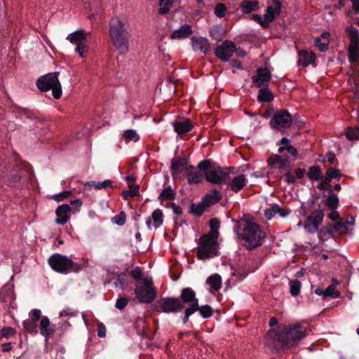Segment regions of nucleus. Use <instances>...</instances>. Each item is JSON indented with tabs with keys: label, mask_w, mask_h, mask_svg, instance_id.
I'll use <instances>...</instances> for the list:
<instances>
[{
	"label": "nucleus",
	"mask_w": 359,
	"mask_h": 359,
	"mask_svg": "<svg viewBox=\"0 0 359 359\" xmlns=\"http://www.w3.org/2000/svg\"><path fill=\"white\" fill-rule=\"evenodd\" d=\"M306 335L307 328L299 323L283 325L267 332L265 344L273 353H284L296 346Z\"/></svg>",
	"instance_id": "obj_1"
},
{
	"label": "nucleus",
	"mask_w": 359,
	"mask_h": 359,
	"mask_svg": "<svg viewBox=\"0 0 359 359\" xmlns=\"http://www.w3.org/2000/svg\"><path fill=\"white\" fill-rule=\"evenodd\" d=\"M235 233L245 241L244 246L249 250L261 246L266 238V233L260 226L252 222L237 221L234 226Z\"/></svg>",
	"instance_id": "obj_2"
},
{
	"label": "nucleus",
	"mask_w": 359,
	"mask_h": 359,
	"mask_svg": "<svg viewBox=\"0 0 359 359\" xmlns=\"http://www.w3.org/2000/svg\"><path fill=\"white\" fill-rule=\"evenodd\" d=\"M109 36L115 49L121 55L129 50V37L126 24L118 17H114L109 22Z\"/></svg>",
	"instance_id": "obj_3"
},
{
	"label": "nucleus",
	"mask_w": 359,
	"mask_h": 359,
	"mask_svg": "<svg viewBox=\"0 0 359 359\" xmlns=\"http://www.w3.org/2000/svg\"><path fill=\"white\" fill-rule=\"evenodd\" d=\"M48 262L53 270L61 273H77L86 266V264H77L59 253L51 255Z\"/></svg>",
	"instance_id": "obj_4"
},
{
	"label": "nucleus",
	"mask_w": 359,
	"mask_h": 359,
	"mask_svg": "<svg viewBox=\"0 0 359 359\" xmlns=\"http://www.w3.org/2000/svg\"><path fill=\"white\" fill-rule=\"evenodd\" d=\"M60 72L48 73L40 76L36 83V87L41 92H46L52 90L53 96L55 99L60 98L62 95V86L58 79Z\"/></svg>",
	"instance_id": "obj_5"
},
{
	"label": "nucleus",
	"mask_w": 359,
	"mask_h": 359,
	"mask_svg": "<svg viewBox=\"0 0 359 359\" xmlns=\"http://www.w3.org/2000/svg\"><path fill=\"white\" fill-rule=\"evenodd\" d=\"M218 237H214L208 233L203 234L198 241L197 257L205 259L213 257L218 254Z\"/></svg>",
	"instance_id": "obj_6"
},
{
	"label": "nucleus",
	"mask_w": 359,
	"mask_h": 359,
	"mask_svg": "<svg viewBox=\"0 0 359 359\" xmlns=\"http://www.w3.org/2000/svg\"><path fill=\"white\" fill-rule=\"evenodd\" d=\"M135 297L141 303L151 304L157 296V290L154 286L151 278L146 277L140 285L135 288Z\"/></svg>",
	"instance_id": "obj_7"
},
{
	"label": "nucleus",
	"mask_w": 359,
	"mask_h": 359,
	"mask_svg": "<svg viewBox=\"0 0 359 359\" xmlns=\"http://www.w3.org/2000/svg\"><path fill=\"white\" fill-rule=\"evenodd\" d=\"M153 306L156 312L178 313L184 309V304L177 297H164L158 299Z\"/></svg>",
	"instance_id": "obj_8"
},
{
	"label": "nucleus",
	"mask_w": 359,
	"mask_h": 359,
	"mask_svg": "<svg viewBox=\"0 0 359 359\" xmlns=\"http://www.w3.org/2000/svg\"><path fill=\"white\" fill-rule=\"evenodd\" d=\"M90 33L86 32L84 29H79L69 34L67 37L70 43L76 46L75 51L78 52L82 57L85 56V53L88 50L87 36Z\"/></svg>",
	"instance_id": "obj_9"
},
{
	"label": "nucleus",
	"mask_w": 359,
	"mask_h": 359,
	"mask_svg": "<svg viewBox=\"0 0 359 359\" xmlns=\"http://www.w3.org/2000/svg\"><path fill=\"white\" fill-rule=\"evenodd\" d=\"M82 205V201L80 199L71 201L70 204H62L57 207L55 210L56 219L55 222L58 224H65L69 219V212L75 213Z\"/></svg>",
	"instance_id": "obj_10"
},
{
	"label": "nucleus",
	"mask_w": 359,
	"mask_h": 359,
	"mask_svg": "<svg viewBox=\"0 0 359 359\" xmlns=\"http://www.w3.org/2000/svg\"><path fill=\"white\" fill-rule=\"evenodd\" d=\"M205 179L208 182L217 184H229L230 175L227 168L217 167L213 170L210 169L205 172Z\"/></svg>",
	"instance_id": "obj_11"
},
{
	"label": "nucleus",
	"mask_w": 359,
	"mask_h": 359,
	"mask_svg": "<svg viewBox=\"0 0 359 359\" xmlns=\"http://www.w3.org/2000/svg\"><path fill=\"white\" fill-rule=\"evenodd\" d=\"M4 170H1L0 177L4 180L8 186L13 187L20 181L24 172L17 165L13 166H4Z\"/></svg>",
	"instance_id": "obj_12"
},
{
	"label": "nucleus",
	"mask_w": 359,
	"mask_h": 359,
	"mask_svg": "<svg viewBox=\"0 0 359 359\" xmlns=\"http://www.w3.org/2000/svg\"><path fill=\"white\" fill-rule=\"evenodd\" d=\"M324 216L325 213L323 210L318 209L313 211L311 215L307 217L304 222V229L309 233H315L322 224Z\"/></svg>",
	"instance_id": "obj_13"
},
{
	"label": "nucleus",
	"mask_w": 359,
	"mask_h": 359,
	"mask_svg": "<svg viewBox=\"0 0 359 359\" xmlns=\"http://www.w3.org/2000/svg\"><path fill=\"white\" fill-rule=\"evenodd\" d=\"M292 116L286 109H282L276 112L270 121L272 128H278L279 127L287 128L292 124Z\"/></svg>",
	"instance_id": "obj_14"
},
{
	"label": "nucleus",
	"mask_w": 359,
	"mask_h": 359,
	"mask_svg": "<svg viewBox=\"0 0 359 359\" xmlns=\"http://www.w3.org/2000/svg\"><path fill=\"white\" fill-rule=\"evenodd\" d=\"M236 50V45L233 42L225 40L221 46L215 48V54L224 62L228 61Z\"/></svg>",
	"instance_id": "obj_15"
},
{
	"label": "nucleus",
	"mask_w": 359,
	"mask_h": 359,
	"mask_svg": "<svg viewBox=\"0 0 359 359\" xmlns=\"http://www.w3.org/2000/svg\"><path fill=\"white\" fill-rule=\"evenodd\" d=\"M267 163L271 168H278L279 170H290L289 157L287 156L271 155L267 159Z\"/></svg>",
	"instance_id": "obj_16"
},
{
	"label": "nucleus",
	"mask_w": 359,
	"mask_h": 359,
	"mask_svg": "<svg viewBox=\"0 0 359 359\" xmlns=\"http://www.w3.org/2000/svg\"><path fill=\"white\" fill-rule=\"evenodd\" d=\"M257 74L252 77V83L257 88L269 86L268 82L271 79V74L267 68L259 67Z\"/></svg>",
	"instance_id": "obj_17"
},
{
	"label": "nucleus",
	"mask_w": 359,
	"mask_h": 359,
	"mask_svg": "<svg viewBox=\"0 0 359 359\" xmlns=\"http://www.w3.org/2000/svg\"><path fill=\"white\" fill-rule=\"evenodd\" d=\"M180 299L184 304V308L187 304H189V305L196 304L198 306V299L196 297L195 292L191 287L182 290Z\"/></svg>",
	"instance_id": "obj_18"
},
{
	"label": "nucleus",
	"mask_w": 359,
	"mask_h": 359,
	"mask_svg": "<svg viewBox=\"0 0 359 359\" xmlns=\"http://www.w3.org/2000/svg\"><path fill=\"white\" fill-rule=\"evenodd\" d=\"M175 131L180 135L189 132L193 128L190 120L181 118L173 123Z\"/></svg>",
	"instance_id": "obj_19"
},
{
	"label": "nucleus",
	"mask_w": 359,
	"mask_h": 359,
	"mask_svg": "<svg viewBox=\"0 0 359 359\" xmlns=\"http://www.w3.org/2000/svg\"><path fill=\"white\" fill-rule=\"evenodd\" d=\"M222 198L221 193L217 189H213L203 197V203L207 208H209L217 203Z\"/></svg>",
	"instance_id": "obj_20"
},
{
	"label": "nucleus",
	"mask_w": 359,
	"mask_h": 359,
	"mask_svg": "<svg viewBox=\"0 0 359 359\" xmlns=\"http://www.w3.org/2000/svg\"><path fill=\"white\" fill-rule=\"evenodd\" d=\"M193 48L195 50H200L201 52L207 54L210 50V45L208 40L203 37H194L192 39Z\"/></svg>",
	"instance_id": "obj_21"
},
{
	"label": "nucleus",
	"mask_w": 359,
	"mask_h": 359,
	"mask_svg": "<svg viewBox=\"0 0 359 359\" xmlns=\"http://www.w3.org/2000/svg\"><path fill=\"white\" fill-rule=\"evenodd\" d=\"M245 183L246 179L245 175H239L233 177L231 180H230L229 184L225 185L227 189L230 187L233 191L237 192L245 186Z\"/></svg>",
	"instance_id": "obj_22"
},
{
	"label": "nucleus",
	"mask_w": 359,
	"mask_h": 359,
	"mask_svg": "<svg viewBox=\"0 0 359 359\" xmlns=\"http://www.w3.org/2000/svg\"><path fill=\"white\" fill-rule=\"evenodd\" d=\"M39 328L41 334L45 337H48L55 332V328L50 325V320L46 316H43L41 318L39 324Z\"/></svg>",
	"instance_id": "obj_23"
},
{
	"label": "nucleus",
	"mask_w": 359,
	"mask_h": 359,
	"mask_svg": "<svg viewBox=\"0 0 359 359\" xmlns=\"http://www.w3.org/2000/svg\"><path fill=\"white\" fill-rule=\"evenodd\" d=\"M192 34L191 27L187 24L182 25L178 29L174 31L170 34L172 39H184L188 37Z\"/></svg>",
	"instance_id": "obj_24"
},
{
	"label": "nucleus",
	"mask_w": 359,
	"mask_h": 359,
	"mask_svg": "<svg viewBox=\"0 0 359 359\" xmlns=\"http://www.w3.org/2000/svg\"><path fill=\"white\" fill-rule=\"evenodd\" d=\"M299 56L298 63L304 67L313 64L316 60V55L313 52L309 53L306 50H302L299 52Z\"/></svg>",
	"instance_id": "obj_25"
},
{
	"label": "nucleus",
	"mask_w": 359,
	"mask_h": 359,
	"mask_svg": "<svg viewBox=\"0 0 359 359\" xmlns=\"http://www.w3.org/2000/svg\"><path fill=\"white\" fill-rule=\"evenodd\" d=\"M348 60L351 63L356 61V57L358 55L359 50V38L350 39L348 46Z\"/></svg>",
	"instance_id": "obj_26"
},
{
	"label": "nucleus",
	"mask_w": 359,
	"mask_h": 359,
	"mask_svg": "<svg viewBox=\"0 0 359 359\" xmlns=\"http://www.w3.org/2000/svg\"><path fill=\"white\" fill-rule=\"evenodd\" d=\"M163 212L160 209H156L151 215V217H148L146 222V224L148 228H151V219L154 222V226L155 228H158L160 225L162 224L163 219Z\"/></svg>",
	"instance_id": "obj_27"
},
{
	"label": "nucleus",
	"mask_w": 359,
	"mask_h": 359,
	"mask_svg": "<svg viewBox=\"0 0 359 359\" xmlns=\"http://www.w3.org/2000/svg\"><path fill=\"white\" fill-rule=\"evenodd\" d=\"M328 194L327 198L323 202L324 205L330 210H337L339 206L338 196L334 194L332 189H329Z\"/></svg>",
	"instance_id": "obj_28"
},
{
	"label": "nucleus",
	"mask_w": 359,
	"mask_h": 359,
	"mask_svg": "<svg viewBox=\"0 0 359 359\" xmlns=\"http://www.w3.org/2000/svg\"><path fill=\"white\" fill-rule=\"evenodd\" d=\"M257 95V100L259 102H269L272 101L274 96L271 91L269 89V86H264L259 88Z\"/></svg>",
	"instance_id": "obj_29"
},
{
	"label": "nucleus",
	"mask_w": 359,
	"mask_h": 359,
	"mask_svg": "<svg viewBox=\"0 0 359 359\" xmlns=\"http://www.w3.org/2000/svg\"><path fill=\"white\" fill-rule=\"evenodd\" d=\"M241 8L243 13H250L259 10V2L257 1L243 0L241 3Z\"/></svg>",
	"instance_id": "obj_30"
},
{
	"label": "nucleus",
	"mask_w": 359,
	"mask_h": 359,
	"mask_svg": "<svg viewBox=\"0 0 359 359\" xmlns=\"http://www.w3.org/2000/svg\"><path fill=\"white\" fill-rule=\"evenodd\" d=\"M188 164V160L185 158H175L171 162V170L172 176L177 174V171L180 168H184Z\"/></svg>",
	"instance_id": "obj_31"
},
{
	"label": "nucleus",
	"mask_w": 359,
	"mask_h": 359,
	"mask_svg": "<svg viewBox=\"0 0 359 359\" xmlns=\"http://www.w3.org/2000/svg\"><path fill=\"white\" fill-rule=\"evenodd\" d=\"M307 176L311 180L318 181L323 180V173L319 166L313 165L309 168Z\"/></svg>",
	"instance_id": "obj_32"
},
{
	"label": "nucleus",
	"mask_w": 359,
	"mask_h": 359,
	"mask_svg": "<svg viewBox=\"0 0 359 359\" xmlns=\"http://www.w3.org/2000/svg\"><path fill=\"white\" fill-rule=\"evenodd\" d=\"M114 284L116 287L125 289L129 285V276L125 272L118 273Z\"/></svg>",
	"instance_id": "obj_33"
},
{
	"label": "nucleus",
	"mask_w": 359,
	"mask_h": 359,
	"mask_svg": "<svg viewBox=\"0 0 359 359\" xmlns=\"http://www.w3.org/2000/svg\"><path fill=\"white\" fill-rule=\"evenodd\" d=\"M206 283L214 290H218L222 286V278L219 274H214L208 278Z\"/></svg>",
	"instance_id": "obj_34"
},
{
	"label": "nucleus",
	"mask_w": 359,
	"mask_h": 359,
	"mask_svg": "<svg viewBox=\"0 0 359 359\" xmlns=\"http://www.w3.org/2000/svg\"><path fill=\"white\" fill-rule=\"evenodd\" d=\"M208 208L203 203V201L198 203H192L191 205L190 213L196 217H200L203 215L205 210Z\"/></svg>",
	"instance_id": "obj_35"
},
{
	"label": "nucleus",
	"mask_w": 359,
	"mask_h": 359,
	"mask_svg": "<svg viewBox=\"0 0 359 359\" xmlns=\"http://www.w3.org/2000/svg\"><path fill=\"white\" fill-rule=\"evenodd\" d=\"M176 194L171 187H168L164 189L158 196L161 201L173 200L175 198Z\"/></svg>",
	"instance_id": "obj_36"
},
{
	"label": "nucleus",
	"mask_w": 359,
	"mask_h": 359,
	"mask_svg": "<svg viewBox=\"0 0 359 359\" xmlns=\"http://www.w3.org/2000/svg\"><path fill=\"white\" fill-rule=\"evenodd\" d=\"M209 226L210 227V231L208 233L214 237L219 236L218 229L220 226V222L217 218H212L209 222Z\"/></svg>",
	"instance_id": "obj_37"
},
{
	"label": "nucleus",
	"mask_w": 359,
	"mask_h": 359,
	"mask_svg": "<svg viewBox=\"0 0 359 359\" xmlns=\"http://www.w3.org/2000/svg\"><path fill=\"white\" fill-rule=\"evenodd\" d=\"M24 330L29 333H36L37 332V323L35 321L28 319L24 320L22 323Z\"/></svg>",
	"instance_id": "obj_38"
},
{
	"label": "nucleus",
	"mask_w": 359,
	"mask_h": 359,
	"mask_svg": "<svg viewBox=\"0 0 359 359\" xmlns=\"http://www.w3.org/2000/svg\"><path fill=\"white\" fill-rule=\"evenodd\" d=\"M203 179V175L200 171H194L193 173L188 174L187 182L189 184H197Z\"/></svg>",
	"instance_id": "obj_39"
},
{
	"label": "nucleus",
	"mask_w": 359,
	"mask_h": 359,
	"mask_svg": "<svg viewBox=\"0 0 359 359\" xmlns=\"http://www.w3.org/2000/svg\"><path fill=\"white\" fill-rule=\"evenodd\" d=\"M341 176V171L332 167L328 168L325 172V180L328 181H331L334 178H340Z\"/></svg>",
	"instance_id": "obj_40"
},
{
	"label": "nucleus",
	"mask_w": 359,
	"mask_h": 359,
	"mask_svg": "<svg viewBox=\"0 0 359 359\" xmlns=\"http://www.w3.org/2000/svg\"><path fill=\"white\" fill-rule=\"evenodd\" d=\"M198 306L196 304L189 305L184 311V314L182 318L183 323L185 324L188 322L189 317L196 311H197Z\"/></svg>",
	"instance_id": "obj_41"
},
{
	"label": "nucleus",
	"mask_w": 359,
	"mask_h": 359,
	"mask_svg": "<svg viewBox=\"0 0 359 359\" xmlns=\"http://www.w3.org/2000/svg\"><path fill=\"white\" fill-rule=\"evenodd\" d=\"M346 137L348 140H359V128H348L346 131Z\"/></svg>",
	"instance_id": "obj_42"
},
{
	"label": "nucleus",
	"mask_w": 359,
	"mask_h": 359,
	"mask_svg": "<svg viewBox=\"0 0 359 359\" xmlns=\"http://www.w3.org/2000/svg\"><path fill=\"white\" fill-rule=\"evenodd\" d=\"M200 314L205 318H210L213 314V309L210 305L198 306V310Z\"/></svg>",
	"instance_id": "obj_43"
},
{
	"label": "nucleus",
	"mask_w": 359,
	"mask_h": 359,
	"mask_svg": "<svg viewBox=\"0 0 359 359\" xmlns=\"http://www.w3.org/2000/svg\"><path fill=\"white\" fill-rule=\"evenodd\" d=\"M290 292L292 296H297L299 294L301 288V282L297 279L291 280L290 282Z\"/></svg>",
	"instance_id": "obj_44"
},
{
	"label": "nucleus",
	"mask_w": 359,
	"mask_h": 359,
	"mask_svg": "<svg viewBox=\"0 0 359 359\" xmlns=\"http://www.w3.org/2000/svg\"><path fill=\"white\" fill-rule=\"evenodd\" d=\"M278 15L276 14V11L273 9V8L270 6L267 7L266 12L264 15V20L268 22V23L269 24V22L273 21V20Z\"/></svg>",
	"instance_id": "obj_45"
},
{
	"label": "nucleus",
	"mask_w": 359,
	"mask_h": 359,
	"mask_svg": "<svg viewBox=\"0 0 359 359\" xmlns=\"http://www.w3.org/2000/svg\"><path fill=\"white\" fill-rule=\"evenodd\" d=\"M123 137L127 142L133 141L137 142L140 140V136L134 130H127L123 133Z\"/></svg>",
	"instance_id": "obj_46"
},
{
	"label": "nucleus",
	"mask_w": 359,
	"mask_h": 359,
	"mask_svg": "<svg viewBox=\"0 0 359 359\" xmlns=\"http://www.w3.org/2000/svg\"><path fill=\"white\" fill-rule=\"evenodd\" d=\"M340 295V292L336 290L332 285L328 286L326 290L323 291V297H331L332 298H338Z\"/></svg>",
	"instance_id": "obj_47"
},
{
	"label": "nucleus",
	"mask_w": 359,
	"mask_h": 359,
	"mask_svg": "<svg viewBox=\"0 0 359 359\" xmlns=\"http://www.w3.org/2000/svg\"><path fill=\"white\" fill-rule=\"evenodd\" d=\"M89 184L90 186H93L96 189H104L107 187H111V184H112V181L109 180H106L103 182H96L95 181H91L90 182H89Z\"/></svg>",
	"instance_id": "obj_48"
},
{
	"label": "nucleus",
	"mask_w": 359,
	"mask_h": 359,
	"mask_svg": "<svg viewBox=\"0 0 359 359\" xmlns=\"http://www.w3.org/2000/svg\"><path fill=\"white\" fill-rule=\"evenodd\" d=\"M15 334V329L11 327H5L0 330V339L2 338L8 339Z\"/></svg>",
	"instance_id": "obj_49"
},
{
	"label": "nucleus",
	"mask_w": 359,
	"mask_h": 359,
	"mask_svg": "<svg viewBox=\"0 0 359 359\" xmlns=\"http://www.w3.org/2000/svg\"><path fill=\"white\" fill-rule=\"evenodd\" d=\"M126 215L124 211H121L118 215L112 218V222L117 225L122 226L125 224Z\"/></svg>",
	"instance_id": "obj_50"
},
{
	"label": "nucleus",
	"mask_w": 359,
	"mask_h": 359,
	"mask_svg": "<svg viewBox=\"0 0 359 359\" xmlns=\"http://www.w3.org/2000/svg\"><path fill=\"white\" fill-rule=\"evenodd\" d=\"M226 7L225 4L222 3H218L215 8V14L219 18H222L225 15Z\"/></svg>",
	"instance_id": "obj_51"
},
{
	"label": "nucleus",
	"mask_w": 359,
	"mask_h": 359,
	"mask_svg": "<svg viewBox=\"0 0 359 359\" xmlns=\"http://www.w3.org/2000/svg\"><path fill=\"white\" fill-rule=\"evenodd\" d=\"M334 230L342 234L347 232L348 228L346 226V224L340 220L334 224Z\"/></svg>",
	"instance_id": "obj_52"
},
{
	"label": "nucleus",
	"mask_w": 359,
	"mask_h": 359,
	"mask_svg": "<svg viewBox=\"0 0 359 359\" xmlns=\"http://www.w3.org/2000/svg\"><path fill=\"white\" fill-rule=\"evenodd\" d=\"M198 168L200 171H205L210 170L212 169V162L210 160H204L201 161L198 164Z\"/></svg>",
	"instance_id": "obj_53"
},
{
	"label": "nucleus",
	"mask_w": 359,
	"mask_h": 359,
	"mask_svg": "<svg viewBox=\"0 0 359 359\" xmlns=\"http://www.w3.org/2000/svg\"><path fill=\"white\" fill-rule=\"evenodd\" d=\"M130 276L136 281L142 280V269L140 267H135L133 270H132L130 273Z\"/></svg>",
	"instance_id": "obj_54"
},
{
	"label": "nucleus",
	"mask_w": 359,
	"mask_h": 359,
	"mask_svg": "<svg viewBox=\"0 0 359 359\" xmlns=\"http://www.w3.org/2000/svg\"><path fill=\"white\" fill-rule=\"evenodd\" d=\"M272 211L276 214H279L281 217H286L290 212V210L288 209H285L279 207L278 205H274L272 206Z\"/></svg>",
	"instance_id": "obj_55"
},
{
	"label": "nucleus",
	"mask_w": 359,
	"mask_h": 359,
	"mask_svg": "<svg viewBox=\"0 0 359 359\" xmlns=\"http://www.w3.org/2000/svg\"><path fill=\"white\" fill-rule=\"evenodd\" d=\"M252 19L259 23L263 28H268L269 23L262 19V15L259 14H253L252 15Z\"/></svg>",
	"instance_id": "obj_56"
},
{
	"label": "nucleus",
	"mask_w": 359,
	"mask_h": 359,
	"mask_svg": "<svg viewBox=\"0 0 359 359\" xmlns=\"http://www.w3.org/2000/svg\"><path fill=\"white\" fill-rule=\"evenodd\" d=\"M314 43H315V46L316 47H318L320 51H323V52L327 50L328 48V46H329L328 41L327 43H323L320 38H319V37H317L316 39H315Z\"/></svg>",
	"instance_id": "obj_57"
},
{
	"label": "nucleus",
	"mask_w": 359,
	"mask_h": 359,
	"mask_svg": "<svg viewBox=\"0 0 359 359\" xmlns=\"http://www.w3.org/2000/svg\"><path fill=\"white\" fill-rule=\"evenodd\" d=\"M128 299L126 297H121L117 299L116 302V308L119 310H123L128 304Z\"/></svg>",
	"instance_id": "obj_58"
},
{
	"label": "nucleus",
	"mask_w": 359,
	"mask_h": 359,
	"mask_svg": "<svg viewBox=\"0 0 359 359\" xmlns=\"http://www.w3.org/2000/svg\"><path fill=\"white\" fill-rule=\"evenodd\" d=\"M72 194V192L70 191H64L61 193L54 195L53 196V199L57 202H60L65 198H68Z\"/></svg>",
	"instance_id": "obj_59"
},
{
	"label": "nucleus",
	"mask_w": 359,
	"mask_h": 359,
	"mask_svg": "<svg viewBox=\"0 0 359 359\" xmlns=\"http://www.w3.org/2000/svg\"><path fill=\"white\" fill-rule=\"evenodd\" d=\"M330 181H328V180H325V176L324 177L323 176V180H321V182L317 185V188L319 189V190H328L330 189H331V185H330Z\"/></svg>",
	"instance_id": "obj_60"
},
{
	"label": "nucleus",
	"mask_w": 359,
	"mask_h": 359,
	"mask_svg": "<svg viewBox=\"0 0 359 359\" xmlns=\"http://www.w3.org/2000/svg\"><path fill=\"white\" fill-rule=\"evenodd\" d=\"M346 32L348 34L350 39L359 38L358 29L354 27H347Z\"/></svg>",
	"instance_id": "obj_61"
},
{
	"label": "nucleus",
	"mask_w": 359,
	"mask_h": 359,
	"mask_svg": "<svg viewBox=\"0 0 359 359\" xmlns=\"http://www.w3.org/2000/svg\"><path fill=\"white\" fill-rule=\"evenodd\" d=\"M210 36L217 41H221L222 36L217 27H214L210 30Z\"/></svg>",
	"instance_id": "obj_62"
},
{
	"label": "nucleus",
	"mask_w": 359,
	"mask_h": 359,
	"mask_svg": "<svg viewBox=\"0 0 359 359\" xmlns=\"http://www.w3.org/2000/svg\"><path fill=\"white\" fill-rule=\"evenodd\" d=\"M41 311L39 309H33L30 313V319L37 323L41 318Z\"/></svg>",
	"instance_id": "obj_63"
},
{
	"label": "nucleus",
	"mask_w": 359,
	"mask_h": 359,
	"mask_svg": "<svg viewBox=\"0 0 359 359\" xmlns=\"http://www.w3.org/2000/svg\"><path fill=\"white\" fill-rule=\"evenodd\" d=\"M98 330H97V335L100 337H104L106 336V328L103 323H100L97 325Z\"/></svg>",
	"instance_id": "obj_64"
}]
</instances>
